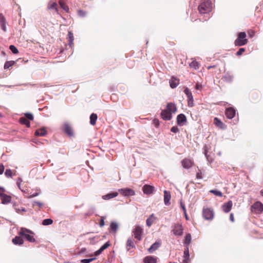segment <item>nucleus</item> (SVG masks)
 <instances>
[{
	"label": "nucleus",
	"mask_w": 263,
	"mask_h": 263,
	"mask_svg": "<svg viewBox=\"0 0 263 263\" xmlns=\"http://www.w3.org/2000/svg\"><path fill=\"white\" fill-rule=\"evenodd\" d=\"M0 197H1L3 204H7L11 201V197L9 195L0 193Z\"/></svg>",
	"instance_id": "nucleus-13"
},
{
	"label": "nucleus",
	"mask_w": 263,
	"mask_h": 263,
	"mask_svg": "<svg viewBox=\"0 0 263 263\" xmlns=\"http://www.w3.org/2000/svg\"><path fill=\"white\" fill-rule=\"evenodd\" d=\"M110 246V243L109 242H106L98 250L95 252V255H98L101 253V252L107 249Z\"/></svg>",
	"instance_id": "nucleus-26"
},
{
	"label": "nucleus",
	"mask_w": 263,
	"mask_h": 263,
	"mask_svg": "<svg viewBox=\"0 0 263 263\" xmlns=\"http://www.w3.org/2000/svg\"><path fill=\"white\" fill-rule=\"evenodd\" d=\"M157 258L153 256H147L144 259V263H156Z\"/></svg>",
	"instance_id": "nucleus-28"
},
{
	"label": "nucleus",
	"mask_w": 263,
	"mask_h": 263,
	"mask_svg": "<svg viewBox=\"0 0 263 263\" xmlns=\"http://www.w3.org/2000/svg\"><path fill=\"white\" fill-rule=\"evenodd\" d=\"M97 115L96 114H92L90 116V123L92 125H94L97 119Z\"/></svg>",
	"instance_id": "nucleus-32"
},
{
	"label": "nucleus",
	"mask_w": 263,
	"mask_h": 263,
	"mask_svg": "<svg viewBox=\"0 0 263 263\" xmlns=\"http://www.w3.org/2000/svg\"><path fill=\"white\" fill-rule=\"evenodd\" d=\"M4 166L3 164H0V175L2 174L4 171Z\"/></svg>",
	"instance_id": "nucleus-54"
},
{
	"label": "nucleus",
	"mask_w": 263,
	"mask_h": 263,
	"mask_svg": "<svg viewBox=\"0 0 263 263\" xmlns=\"http://www.w3.org/2000/svg\"><path fill=\"white\" fill-rule=\"evenodd\" d=\"M202 88V86L200 84H197L196 85V88L197 89H201Z\"/></svg>",
	"instance_id": "nucleus-59"
},
{
	"label": "nucleus",
	"mask_w": 263,
	"mask_h": 263,
	"mask_svg": "<svg viewBox=\"0 0 263 263\" xmlns=\"http://www.w3.org/2000/svg\"><path fill=\"white\" fill-rule=\"evenodd\" d=\"M118 192L120 193L122 195L127 197L134 196L135 194L134 190L128 188L119 189Z\"/></svg>",
	"instance_id": "nucleus-6"
},
{
	"label": "nucleus",
	"mask_w": 263,
	"mask_h": 263,
	"mask_svg": "<svg viewBox=\"0 0 263 263\" xmlns=\"http://www.w3.org/2000/svg\"><path fill=\"white\" fill-rule=\"evenodd\" d=\"M5 174L7 177H11L12 173L11 170L7 169L5 171Z\"/></svg>",
	"instance_id": "nucleus-46"
},
{
	"label": "nucleus",
	"mask_w": 263,
	"mask_h": 263,
	"mask_svg": "<svg viewBox=\"0 0 263 263\" xmlns=\"http://www.w3.org/2000/svg\"><path fill=\"white\" fill-rule=\"evenodd\" d=\"M39 195V193H35L34 194H33L31 195L29 197V198H33V197H36V196H38Z\"/></svg>",
	"instance_id": "nucleus-58"
},
{
	"label": "nucleus",
	"mask_w": 263,
	"mask_h": 263,
	"mask_svg": "<svg viewBox=\"0 0 263 263\" xmlns=\"http://www.w3.org/2000/svg\"><path fill=\"white\" fill-rule=\"evenodd\" d=\"M184 92L187 97L188 106L192 107L194 105V99L192 92L188 88H186L184 89Z\"/></svg>",
	"instance_id": "nucleus-9"
},
{
	"label": "nucleus",
	"mask_w": 263,
	"mask_h": 263,
	"mask_svg": "<svg viewBox=\"0 0 263 263\" xmlns=\"http://www.w3.org/2000/svg\"><path fill=\"white\" fill-rule=\"evenodd\" d=\"M96 258H91L89 259H83L81 260V262L82 263H89L92 260H95Z\"/></svg>",
	"instance_id": "nucleus-45"
},
{
	"label": "nucleus",
	"mask_w": 263,
	"mask_h": 263,
	"mask_svg": "<svg viewBox=\"0 0 263 263\" xmlns=\"http://www.w3.org/2000/svg\"><path fill=\"white\" fill-rule=\"evenodd\" d=\"M118 224L116 222H111L110 224V229L114 232L116 233L118 229Z\"/></svg>",
	"instance_id": "nucleus-33"
},
{
	"label": "nucleus",
	"mask_w": 263,
	"mask_h": 263,
	"mask_svg": "<svg viewBox=\"0 0 263 263\" xmlns=\"http://www.w3.org/2000/svg\"><path fill=\"white\" fill-rule=\"evenodd\" d=\"M9 49L12 51V52L14 54H16L18 52L17 49L14 45H10L9 47Z\"/></svg>",
	"instance_id": "nucleus-44"
},
{
	"label": "nucleus",
	"mask_w": 263,
	"mask_h": 263,
	"mask_svg": "<svg viewBox=\"0 0 263 263\" xmlns=\"http://www.w3.org/2000/svg\"><path fill=\"white\" fill-rule=\"evenodd\" d=\"M161 246V241H157L153 243L151 247L148 249V251L149 253H152L155 250H157L160 246Z\"/></svg>",
	"instance_id": "nucleus-22"
},
{
	"label": "nucleus",
	"mask_w": 263,
	"mask_h": 263,
	"mask_svg": "<svg viewBox=\"0 0 263 263\" xmlns=\"http://www.w3.org/2000/svg\"><path fill=\"white\" fill-rule=\"evenodd\" d=\"M210 192L213 193V194H214L215 195L217 196H219V197L222 196V193L220 191H218L217 190H210Z\"/></svg>",
	"instance_id": "nucleus-39"
},
{
	"label": "nucleus",
	"mask_w": 263,
	"mask_h": 263,
	"mask_svg": "<svg viewBox=\"0 0 263 263\" xmlns=\"http://www.w3.org/2000/svg\"><path fill=\"white\" fill-rule=\"evenodd\" d=\"M78 15L81 17H84L86 15V12L84 11L83 10H80L78 11Z\"/></svg>",
	"instance_id": "nucleus-48"
},
{
	"label": "nucleus",
	"mask_w": 263,
	"mask_h": 263,
	"mask_svg": "<svg viewBox=\"0 0 263 263\" xmlns=\"http://www.w3.org/2000/svg\"><path fill=\"white\" fill-rule=\"evenodd\" d=\"M252 209L256 213H261L263 211V204L261 202L257 201L253 204Z\"/></svg>",
	"instance_id": "nucleus-8"
},
{
	"label": "nucleus",
	"mask_w": 263,
	"mask_h": 263,
	"mask_svg": "<svg viewBox=\"0 0 263 263\" xmlns=\"http://www.w3.org/2000/svg\"><path fill=\"white\" fill-rule=\"evenodd\" d=\"M184 214V216L185 217V219L188 220L189 219V217L187 216V214H186V211H185V214Z\"/></svg>",
	"instance_id": "nucleus-62"
},
{
	"label": "nucleus",
	"mask_w": 263,
	"mask_h": 263,
	"mask_svg": "<svg viewBox=\"0 0 263 263\" xmlns=\"http://www.w3.org/2000/svg\"><path fill=\"white\" fill-rule=\"evenodd\" d=\"M177 124L180 126L184 125L186 121V118L183 114H179L177 117Z\"/></svg>",
	"instance_id": "nucleus-12"
},
{
	"label": "nucleus",
	"mask_w": 263,
	"mask_h": 263,
	"mask_svg": "<svg viewBox=\"0 0 263 263\" xmlns=\"http://www.w3.org/2000/svg\"><path fill=\"white\" fill-rule=\"evenodd\" d=\"M207 153H208V151L206 149V147H204V154H205V156H206Z\"/></svg>",
	"instance_id": "nucleus-63"
},
{
	"label": "nucleus",
	"mask_w": 263,
	"mask_h": 263,
	"mask_svg": "<svg viewBox=\"0 0 263 263\" xmlns=\"http://www.w3.org/2000/svg\"><path fill=\"white\" fill-rule=\"evenodd\" d=\"M179 84V81L178 79L172 77L170 80V85L172 88H176Z\"/></svg>",
	"instance_id": "nucleus-23"
},
{
	"label": "nucleus",
	"mask_w": 263,
	"mask_h": 263,
	"mask_svg": "<svg viewBox=\"0 0 263 263\" xmlns=\"http://www.w3.org/2000/svg\"><path fill=\"white\" fill-rule=\"evenodd\" d=\"M249 35L250 37H252L254 35V32L252 31H250L248 32Z\"/></svg>",
	"instance_id": "nucleus-60"
},
{
	"label": "nucleus",
	"mask_w": 263,
	"mask_h": 263,
	"mask_svg": "<svg viewBox=\"0 0 263 263\" xmlns=\"http://www.w3.org/2000/svg\"><path fill=\"white\" fill-rule=\"evenodd\" d=\"M156 219V217L155 216L154 214H151L150 216L146 219L147 226L150 227Z\"/></svg>",
	"instance_id": "nucleus-24"
},
{
	"label": "nucleus",
	"mask_w": 263,
	"mask_h": 263,
	"mask_svg": "<svg viewBox=\"0 0 263 263\" xmlns=\"http://www.w3.org/2000/svg\"><path fill=\"white\" fill-rule=\"evenodd\" d=\"M190 260V255L189 248H186L184 251V256L183 259V263H188Z\"/></svg>",
	"instance_id": "nucleus-25"
},
{
	"label": "nucleus",
	"mask_w": 263,
	"mask_h": 263,
	"mask_svg": "<svg viewBox=\"0 0 263 263\" xmlns=\"http://www.w3.org/2000/svg\"><path fill=\"white\" fill-rule=\"evenodd\" d=\"M180 206L182 208V209L183 210L184 214H185L186 209H185V205H184V204L182 203V202L181 201H180Z\"/></svg>",
	"instance_id": "nucleus-53"
},
{
	"label": "nucleus",
	"mask_w": 263,
	"mask_h": 263,
	"mask_svg": "<svg viewBox=\"0 0 263 263\" xmlns=\"http://www.w3.org/2000/svg\"><path fill=\"white\" fill-rule=\"evenodd\" d=\"M223 79L227 82H231L233 80V77L229 73H227L224 77Z\"/></svg>",
	"instance_id": "nucleus-40"
},
{
	"label": "nucleus",
	"mask_w": 263,
	"mask_h": 263,
	"mask_svg": "<svg viewBox=\"0 0 263 263\" xmlns=\"http://www.w3.org/2000/svg\"><path fill=\"white\" fill-rule=\"evenodd\" d=\"M237 38L234 42V44L236 46H242L247 44L248 40L246 39V33L245 32L238 33Z\"/></svg>",
	"instance_id": "nucleus-2"
},
{
	"label": "nucleus",
	"mask_w": 263,
	"mask_h": 263,
	"mask_svg": "<svg viewBox=\"0 0 263 263\" xmlns=\"http://www.w3.org/2000/svg\"><path fill=\"white\" fill-rule=\"evenodd\" d=\"M171 198V193L167 191H164V202L166 205L170 204V200Z\"/></svg>",
	"instance_id": "nucleus-15"
},
{
	"label": "nucleus",
	"mask_w": 263,
	"mask_h": 263,
	"mask_svg": "<svg viewBox=\"0 0 263 263\" xmlns=\"http://www.w3.org/2000/svg\"><path fill=\"white\" fill-rule=\"evenodd\" d=\"M230 220H231L232 222H234V217L233 214H232V213H231V214H230Z\"/></svg>",
	"instance_id": "nucleus-57"
},
{
	"label": "nucleus",
	"mask_w": 263,
	"mask_h": 263,
	"mask_svg": "<svg viewBox=\"0 0 263 263\" xmlns=\"http://www.w3.org/2000/svg\"><path fill=\"white\" fill-rule=\"evenodd\" d=\"M155 190V187L150 185L145 184L143 186L142 190L145 194H152Z\"/></svg>",
	"instance_id": "nucleus-11"
},
{
	"label": "nucleus",
	"mask_w": 263,
	"mask_h": 263,
	"mask_svg": "<svg viewBox=\"0 0 263 263\" xmlns=\"http://www.w3.org/2000/svg\"><path fill=\"white\" fill-rule=\"evenodd\" d=\"M52 222H53V221L51 219L48 218V219H44L42 222V224L44 226H48V225H50V224H52Z\"/></svg>",
	"instance_id": "nucleus-41"
},
{
	"label": "nucleus",
	"mask_w": 263,
	"mask_h": 263,
	"mask_svg": "<svg viewBox=\"0 0 263 263\" xmlns=\"http://www.w3.org/2000/svg\"><path fill=\"white\" fill-rule=\"evenodd\" d=\"M59 4L61 7L66 12H68L69 11L68 6L62 0H60Z\"/></svg>",
	"instance_id": "nucleus-35"
},
{
	"label": "nucleus",
	"mask_w": 263,
	"mask_h": 263,
	"mask_svg": "<svg viewBox=\"0 0 263 263\" xmlns=\"http://www.w3.org/2000/svg\"><path fill=\"white\" fill-rule=\"evenodd\" d=\"M68 41H69V45L70 47H71L73 44V40H74V37L73 33L71 31L68 32Z\"/></svg>",
	"instance_id": "nucleus-34"
},
{
	"label": "nucleus",
	"mask_w": 263,
	"mask_h": 263,
	"mask_svg": "<svg viewBox=\"0 0 263 263\" xmlns=\"http://www.w3.org/2000/svg\"><path fill=\"white\" fill-rule=\"evenodd\" d=\"M232 205H233L232 201L231 200L229 201L228 202L224 203L222 205V210L226 213L229 212L231 210Z\"/></svg>",
	"instance_id": "nucleus-18"
},
{
	"label": "nucleus",
	"mask_w": 263,
	"mask_h": 263,
	"mask_svg": "<svg viewBox=\"0 0 263 263\" xmlns=\"http://www.w3.org/2000/svg\"><path fill=\"white\" fill-rule=\"evenodd\" d=\"M212 5L210 0L203 1L198 6V10L200 14H205L212 11Z\"/></svg>",
	"instance_id": "nucleus-1"
},
{
	"label": "nucleus",
	"mask_w": 263,
	"mask_h": 263,
	"mask_svg": "<svg viewBox=\"0 0 263 263\" xmlns=\"http://www.w3.org/2000/svg\"><path fill=\"white\" fill-rule=\"evenodd\" d=\"M29 234H33V232L27 229L22 228L19 232V235L21 237L25 238L28 241L30 242H33L35 241V238L33 235H31Z\"/></svg>",
	"instance_id": "nucleus-3"
},
{
	"label": "nucleus",
	"mask_w": 263,
	"mask_h": 263,
	"mask_svg": "<svg viewBox=\"0 0 263 263\" xmlns=\"http://www.w3.org/2000/svg\"><path fill=\"white\" fill-rule=\"evenodd\" d=\"M196 178L197 179H201L202 178V176H201V172H198L196 174Z\"/></svg>",
	"instance_id": "nucleus-55"
},
{
	"label": "nucleus",
	"mask_w": 263,
	"mask_h": 263,
	"mask_svg": "<svg viewBox=\"0 0 263 263\" xmlns=\"http://www.w3.org/2000/svg\"><path fill=\"white\" fill-rule=\"evenodd\" d=\"M22 237L20 236H16L12 239V242L15 245H22L24 243V240L22 238Z\"/></svg>",
	"instance_id": "nucleus-29"
},
{
	"label": "nucleus",
	"mask_w": 263,
	"mask_h": 263,
	"mask_svg": "<svg viewBox=\"0 0 263 263\" xmlns=\"http://www.w3.org/2000/svg\"><path fill=\"white\" fill-rule=\"evenodd\" d=\"M85 251H86V249H85V248L82 249L80 251L79 254H82V253H84V252Z\"/></svg>",
	"instance_id": "nucleus-61"
},
{
	"label": "nucleus",
	"mask_w": 263,
	"mask_h": 263,
	"mask_svg": "<svg viewBox=\"0 0 263 263\" xmlns=\"http://www.w3.org/2000/svg\"><path fill=\"white\" fill-rule=\"evenodd\" d=\"M22 182V179L18 178V179L17 180V185L18 187H19V189H21L22 192H24V191L23 190H22L21 188V183Z\"/></svg>",
	"instance_id": "nucleus-52"
},
{
	"label": "nucleus",
	"mask_w": 263,
	"mask_h": 263,
	"mask_svg": "<svg viewBox=\"0 0 263 263\" xmlns=\"http://www.w3.org/2000/svg\"><path fill=\"white\" fill-rule=\"evenodd\" d=\"M20 122L22 124L25 125L27 127H30V122L27 119L25 118H21L20 119Z\"/></svg>",
	"instance_id": "nucleus-37"
},
{
	"label": "nucleus",
	"mask_w": 263,
	"mask_h": 263,
	"mask_svg": "<svg viewBox=\"0 0 263 263\" xmlns=\"http://www.w3.org/2000/svg\"><path fill=\"white\" fill-rule=\"evenodd\" d=\"M203 217L206 220H212L214 218V212L209 208H204L202 211Z\"/></svg>",
	"instance_id": "nucleus-5"
},
{
	"label": "nucleus",
	"mask_w": 263,
	"mask_h": 263,
	"mask_svg": "<svg viewBox=\"0 0 263 263\" xmlns=\"http://www.w3.org/2000/svg\"><path fill=\"white\" fill-rule=\"evenodd\" d=\"M191 235L190 234H187L184 239V243L188 245L191 242Z\"/></svg>",
	"instance_id": "nucleus-42"
},
{
	"label": "nucleus",
	"mask_w": 263,
	"mask_h": 263,
	"mask_svg": "<svg viewBox=\"0 0 263 263\" xmlns=\"http://www.w3.org/2000/svg\"><path fill=\"white\" fill-rule=\"evenodd\" d=\"M15 211L17 213H19L21 210L20 209H15Z\"/></svg>",
	"instance_id": "nucleus-64"
},
{
	"label": "nucleus",
	"mask_w": 263,
	"mask_h": 263,
	"mask_svg": "<svg viewBox=\"0 0 263 263\" xmlns=\"http://www.w3.org/2000/svg\"><path fill=\"white\" fill-rule=\"evenodd\" d=\"M161 115L163 119L165 120H170L172 118V114L166 109L162 110Z\"/></svg>",
	"instance_id": "nucleus-19"
},
{
	"label": "nucleus",
	"mask_w": 263,
	"mask_h": 263,
	"mask_svg": "<svg viewBox=\"0 0 263 263\" xmlns=\"http://www.w3.org/2000/svg\"><path fill=\"white\" fill-rule=\"evenodd\" d=\"M47 132L44 128H41L39 129H37L35 132V135L36 136H44L46 135Z\"/></svg>",
	"instance_id": "nucleus-31"
},
{
	"label": "nucleus",
	"mask_w": 263,
	"mask_h": 263,
	"mask_svg": "<svg viewBox=\"0 0 263 263\" xmlns=\"http://www.w3.org/2000/svg\"><path fill=\"white\" fill-rule=\"evenodd\" d=\"M33 205L34 206L35 205H37L39 206H41L42 205V203L41 202H38V201H34L33 202Z\"/></svg>",
	"instance_id": "nucleus-56"
},
{
	"label": "nucleus",
	"mask_w": 263,
	"mask_h": 263,
	"mask_svg": "<svg viewBox=\"0 0 263 263\" xmlns=\"http://www.w3.org/2000/svg\"><path fill=\"white\" fill-rule=\"evenodd\" d=\"M190 66L191 68L197 69L199 68V64L197 61H193L190 64Z\"/></svg>",
	"instance_id": "nucleus-38"
},
{
	"label": "nucleus",
	"mask_w": 263,
	"mask_h": 263,
	"mask_svg": "<svg viewBox=\"0 0 263 263\" xmlns=\"http://www.w3.org/2000/svg\"><path fill=\"white\" fill-rule=\"evenodd\" d=\"M182 165L184 168L189 169L193 165V162L188 159H184L181 161Z\"/></svg>",
	"instance_id": "nucleus-16"
},
{
	"label": "nucleus",
	"mask_w": 263,
	"mask_h": 263,
	"mask_svg": "<svg viewBox=\"0 0 263 263\" xmlns=\"http://www.w3.org/2000/svg\"><path fill=\"white\" fill-rule=\"evenodd\" d=\"M104 219H105V218L104 217H102L101 219H100L99 225H100V226L101 227H103L104 226V224H105Z\"/></svg>",
	"instance_id": "nucleus-50"
},
{
	"label": "nucleus",
	"mask_w": 263,
	"mask_h": 263,
	"mask_svg": "<svg viewBox=\"0 0 263 263\" xmlns=\"http://www.w3.org/2000/svg\"><path fill=\"white\" fill-rule=\"evenodd\" d=\"M64 132L69 136L73 135L71 127L67 124L64 125Z\"/></svg>",
	"instance_id": "nucleus-30"
},
{
	"label": "nucleus",
	"mask_w": 263,
	"mask_h": 263,
	"mask_svg": "<svg viewBox=\"0 0 263 263\" xmlns=\"http://www.w3.org/2000/svg\"><path fill=\"white\" fill-rule=\"evenodd\" d=\"M166 110L172 114L176 112L177 107L175 104L169 103L167 105Z\"/></svg>",
	"instance_id": "nucleus-21"
},
{
	"label": "nucleus",
	"mask_w": 263,
	"mask_h": 263,
	"mask_svg": "<svg viewBox=\"0 0 263 263\" xmlns=\"http://www.w3.org/2000/svg\"><path fill=\"white\" fill-rule=\"evenodd\" d=\"M25 115L28 119L30 120H32L33 119V115L31 113H26Z\"/></svg>",
	"instance_id": "nucleus-47"
},
{
	"label": "nucleus",
	"mask_w": 263,
	"mask_h": 263,
	"mask_svg": "<svg viewBox=\"0 0 263 263\" xmlns=\"http://www.w3.org/2000/svg\"><path fill=\"white\" fill-rule=\"evenodd\" d=\"M118 194L119 193L117 192H112L102 196V198L105 200H107L117 197Z\"/></svg>",
	"instance_id": "nucleus-20"
},
{
	"label": "nucleus",
	"mask_w": 263,
	"mask_h": 263,
	"mask_svg": "<svg viewBox=\"0 0 263 263\" xmlns=\"http://www.w3.org/2000/svg\"><path fill=\"white\" fill-rule=\"evenodd\" d=\"M236 110L232 107L227 108L226 110L225 115L227 118L231 119L233 118L235 115Z\"/></svg>",
	"instance_id": "nucleus-10"
},
{
	"label": "nucleus",
	"mask_w": 263,
	"mask_h": 263,
	"mask_svg": "<svg viewBox=\"0 0 263 263\" xmlns=\"http://www.w3.org/2000/svg\"><path fill=\"white\" fill-rule=\"evenodd\" d=\"M171 131L173 133H176L179 131V130L177 126H173L171 128Z\"/></svg>",
	"instance_id": "nucleus-51"
},
{
	"label": "nucleus",
	"mask_w": 263,
	"mask_h": 263,
	"mask_svg": "<svg viewBox=\"0 0 263 263\" xmlns=\"http://www.w3.org/2000/svg\"><path fill=\"white\" fill-rule=\"evenodd\" d=\"M47 8L49 10H54L57 14H59V8L57 3L49 2L48 4Z\"/></svg>",
	"instance_id": "nucleus-14"
},
{
	"label": "nucleus",
	"mask_w": 263,
	"mask_h": 263,
	"mask_svg": "<svg viewBox=\"0 0 263 263\" xmlns=\"http://www.w3.org/2000/svg\"><path fill=\"white\" fill-rule=\"evenodd\" d=\"M245 51V49L243 48H240L236 53V55L239 56L242 54V53Z\"/></svg>",
	"instance_id": "nucleus-49"
},
{
	"label": "nucleus",
	"mask_w": 263,
	"mask_h": 263,
	"mask_svg": "<svg viewBox=\"0 0 263 263\" xmlns=\"http://www.w3.org/2000/svg\"><path fill=\"white\" fill-rule=\"evenodd\" d=\"M214 123L216 126L221 129H224L226 128V125L217 117L214 118Z\"/></svg>",
	"instance_id": "nucleus-17"
},
{
	"label": "nucleus",
	"mask_w": 263,
	"mask_h": 263,
	"mask_svg": "<svg viewBox=\"0 0 263 263\" xmlns=\"http://www.w3.org/2000/svg\"><path fill=\"white\" fill-rule=\"evenodd\" d=\"M134 237L138 240H141V235L143 233V229L139 225H136L133 231Z\"/></svg>",
	"instance_id": "nucleus-4"
},
{
	"label": "nucleus",
	"mask_w": 263,
	"mask_h": 263,
	"mask_svg": "<svg viewBox=\"0 0 263 263\" xmlns=\"http://www.w3.org/2000/svg\"><path fill=\"white\" fill-rule=\"evenodd\" d=\"M173 232L176 236H181L183 234L182 226L181 224L176 223L173 227Z\"/></svg>",
	"instance_id": "nucleus-7"
},
{
	"label": "nucleus",
	"mask_w": 263,
	"mask_h": 263,
	"mask_svg": "<svg viewBox=\"0 0 263 263\" xmlns=\"http://www.w3.org/2000/svg\"><path fill=\"white\" fill-rule=\"evenodd\" d=\"M126 247L127 250H129L130 248H134L135 246L133 241L130 238H128L126 242Z\"/></svg>",
	"instance_id": "nucleus-36"
},
{
	"label": "nucleus",
	"mask_w": 263,
	"mask_h": 263,
	"mask_svg": "<svg viewBox=\"0 0 263 263\" xmlns=\"http://www.w3.org/2000/svg\"><path fill=\"white\" fill-rule=\"evenodd\" d=\"M6 22L5 17L2 14H0V25L4 31H6Z\"/></svg>",
	"instance_id": "nucleus-27"
},
{
	"label": "nucleus",
	"mask_w": 263,
	"mask_h": 263,
	"mask_svg": "<svg viewBox=\"0 0 263 263\" xmlns=\"http://www.w3.org/2000/svg\"><path fill=\"white\" fill-rule=\"evenodd\" d=\"M14 61H12L6 62L4 65V68L8 69L14 64Z\"/></svg>",
	"instance_id": "nucleus-43"
}]
</instances>
